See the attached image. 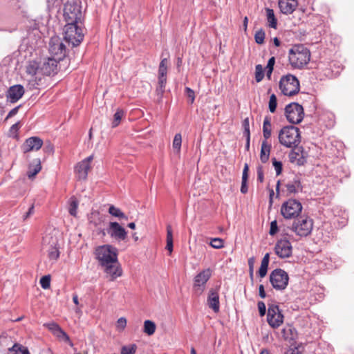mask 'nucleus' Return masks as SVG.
<instances>
[{
    "mask_svg": "<svg viewBox=\"0 0 354 354\" xmlns=\"http://www.w3.org/2000/svg\"><path fill=\"white\" fill-rule=\"evenodd\" d=\"M310 53L303 45H295L289 50V62L294 68H302L310 61Z\"/></svg>",
    "mask_w": 354,
    "mask_h": 354,
    "instance_id": "nucleus-1",
    "label": "nucleus"
},
{
    "mask_svg": "<svg viewBox=\"0 0 354 354\" xmlns=\"http://www.w3.org/2000/svg\"><path fill=\"white\" fill-rule=\"evenodd\" d=\"M300 140L299 129L294 126L284 127L279 133L280 144L288 148L297 147L300 143Z\"/></svg>",
    "mask_w": 354,
    "mask_h": 354,
    "instance_id": "nucleus-2",
    "label": "nucleus"
},
{
    "mask_svg": "<svg viewBox=\"0 0 354 354\" xmlns=\"http://www.w3.org/2000/svg\"><path fill=\"white\" fill-rule=\"evenodd\" d=\"M94 254L100 266H106L118 260V250L111 245L106 244L97 247Z\"/></svg>",
    "mask_w": 354,
    "mask_h": 354,
    "instance_id": "nucleus-3",
    "label": "nucleus"
},
{
    "mask_svg": "<svg viewBox=\"0 0 354 354\" xmlns=\"http://www.w3.org/2000/svg\"><path fill=\"white\" fill-rule=\"evenodd\" d=\"M82 24H66L64 28V39L73 46H79L84 38Z\"/></svg>",
    "mask_w": 354,
    "mask_h": 354,
    "instance_id": "nucleus-4",
    "label": "nucleus"
},
{
    "mask_svg": "<svg viewBox=\"0 0 354 354\" xmlns=\"http://www.w3.org/2000/svg\"><path fill=\"white\" fill-rule=\"evenodd\" d=\"M299 82L290 74L283 76L279 81V89L284 95L292 96L299 93Z\"/></svg>",
    "mask_w": 354,
    "mask_h": 354,
    "instance_id": "nucleus-5",
    "label": "nucleus"
},
{
    "mask_svg": "<svg viewBox=\"0 0 354 354\" xmlns=\"http://www.w3.org/2000/svg\"><path fill=\"white\" fill-rule=\"evenodd\" d=\"M288 273L282 269H275L270 274V281L277 290H284L288 284Z\"/></svg>",
    "mask_w": 354,
    "mask_h": 354,
    "instance_id": "nucleus-6",
    "label": "nucleus"
},
{
    "mask_svg": "<svg viewBox=\"0 0 354 354\" xmlns=\"http://www.w3.org/2000/svg\"><path fill=\"white\" fill-rule=\"evenodd\" d=\"M285 114L290 123L299 124L304 116V108L298 103L292 102L286 106Z\"/></svg>",
    "mask_w": 354,
    "mask_h": 354,
    "instance_id": "nucleus-7",
    "label": "nucleus"
},
{
    "mask_svg": "<svg viewBox=\"0 0 354 354\" xmlns=\"http://www.w3.org/2000/svg\"><path fill=\"white\" fill-rule=\"evenodd\" d=\"M302 210V205L299 201L289 199L283 203L281 207V213L285 218L290 219L299 216Z\"/></svg>",
    "mask_w": 354,
    "mask_h": 354,
    "instance_id": "nucleus-8",
    "label": "nucleus"
},
{
    "mask_svg": "<svg viewBox=\"0 0 354 354\" xmlns=\"http://www.w3.org/2000/svg\"><path fill=\"white\" fill-rule=\"evenodd\" d=\"M64 11L66 24H82V12L78 6L71 3L66 4Z\"/></svg>",
    "mask_w": 354,
    "mask_h": 354,
    "instance_id": "nucleus-9",
    "label": "nucleus"
},
{
    "mask_svg": "<svg viewBox=\"0 0 354 354\" xmlns=\"http://www.w3.org/2000/svg\"><path fill=\"white\" fill-rule=\"evenodd\" d=\"M212 273V270L207 268L200 272L194 277L193 289L195 293L201 295L203 292L206 283L210 279Z\"/></svg>",
    "mask_w": 354,
    "mask_h": 354,
    "instance_id": "nucleus-10",
    "label": "nucleus"
},
{
    "mask_svg": "<svg viewBox=\"0 0 354 354\" xmlns=\"http://www.w3.org/2000/svg\"><path fill=\"white\" fill-rule=\"evenodd\" d=\"M267 321L269 325L277 328L280 326L283 322V315L279 310V306L275 304H270L268 309Z\"/></svg>",
    "mask_w": 354,
    "mask_h": 354,
    "instance_id": "nucleus-11",
    "label": "nucleus"
},
{
    "mask_svg": "<svg viewBox=\"0 0 354 354\" xmlns=\"http://www.w3.org/2000/svg\"><path fill=\"white\" fill-rule=\"evenodd\" d=\"M312 230L313 221L308 218L298 219L292 225V230L300 236H308Z\"/></svg>",
    "mask_w": 354,
    "mask_h": 354,
    "instance_id": "nucleus-12",
    "label": "nucleus"
},
{
    "mask_svg": "<svg viewBox=\"0 0 354 354\" xmlns=\"http://www.w3.org/2000/svg\"><path fill=\"white\" fill-rule=\"evenodd\" d=\"M106 232L111 238L118 242L124 241L127 237V232L126 230L115 221L109 223Z\"/></svg>",
    "mask_w": 354,
    "mask_h": 354,
    "instance_id": "nucleus-13",
    "label": "nucleus"
},
{
    "mask_svg": "<svg viewBox=\"0 0 354 354\" xmlns=\"http://www.w3.org/2000/svg\"><path fill=\"white\" fill-rule=\"evenodd\" d=\"M274 250L278 257L286 259L292 256V246L287 239H281L277 241Z\"/></svg>",
    "mask_w": 354,
    "mask_h": 354,
    "instance_id": "nucleus-14",
    "label": "nucleus"
},
{
    "mask_svg": "<svg viewBox=\"0 0 354 354\" xmlns=\"http://www.w3.org/2000/svg\"><path fill=\"white\" fill-rule=\"evenodd\" d=\"M49 51L58 60H61L66 53V46L58 37H52L49 43Z\"/></svg>",
    "mask_w": 354,
    "mask_h": 354,
    "instance_id": "nucleus-15",
    "label": "nucleus"
},
{
    "mask_svg": "<svg viewBox=\"0 0 354 354\" xmlns=\"http://www.w3.org/2000/svg\"><path fill=\"white\" fill-rule=\"evenodd\" d=\"M57 241L51 234H47L43 237L42 244L44 246H49L48 256L50 260L55 261L59 258V252L57 248Z\"/></svg>",
    "mask_w": 354,
    "mask_h": 354,
    "instance_id": "nucleus-16",
    "label": "nucleus"
},
{
    "mask_svg": "<svg viewBox=\"0 0 354 354\" xmlns=\"http://www.w3.org/2000/svg\"><path fill=\"white\" fill-rule=\"evenodd\" d=\"M168 60L164 58L161 60L158 68V84L159 87L156 89L158 95L163 93L165 91V84L167 82V73Z\"/></svg>",
    "mask_w": 354,
    "mask_h": 354,
    "instance_id": "nucleus-17",
    "label": "nucleus"
},
{
    "mask_svg": "<svg viewBox=\"0 0 354 354\" xmlns=\"http://www.w3.org/2000/svg\"><path fill=\"white\" fill-rule=\"evenodd\" d=\"M58 59L53 57L44 58L40 64V73L51 75L57 73Z\"/></svg>",
    "mask_w": 354,
    "mask_h": 354,
    "instance_id": "nucleus-18",
    "label": "nucleus"
},
{
    "mask_svg": "<svg viewBox=\"0 0 354 354\" xmlns=\"http://www.w3.org/2000/svg\"><path fill=\"white\" fill-rule=\"evenodd\" d=\"M302 191V186L301 180L299 177H294L292 180L288 181L284 188L282 189L281 192L286 196H289L292 194H295Z\"/></svg>",
    "mask_w": 354,
    "mask_h": 354,
    "instance_id": "nucleus-19",
    "label": "nucleus"
},
{
    "mask_svg": "<svg viewBox=\"0 0 354 354\" xmlns=\"http://www.w3.org/2000/svg\"><path fill=\"white\" fill-rule=\"evenodd\" d=\"M25 93L24 88L21 84L10 86L6 92L7 100L11 103L17 102Z\"/></svg>",
    "mask_w": 354,
    "mask_h": 354,
    "instance_id": "nucleus-20",
    "label": "nucleus"
},
{
    "mask_svg": "<svg viewBox=\"0 0 354 354\" xmlns=\"http://www.w3.org/2000/svg\"><path fill=\"white\" fill-rule=\"evenodd\" d=\"M101 266L103 268L104 272L110 277V281H114L122 274V268L118 261L114 263H111L106 266Z\"/></svg>",
    "mask_w": 354,
    "mask_h": 354,
    "instance_id": "nucleus-21",
    "label": "nucleus"
},
{
    "mask_svg": "<svg viewBox=\"0 0 354 354\" xmlns=\"http://www.w3.org/2000/svg\"><path fill=\"white\" fill-rule=\"evenodd\" d=\"M43 145V141L38 137H31L28 138L22 146L24 153L31 151L39 150Z\"/></svg>",
    "mask_w": 354,
    "mask_h": 354,
    "instance_id": "nucleus-22",
    "label": "nucleus"
},
{
    "mask_svg": "<svg viewBox=\"0 0 354 354\" xmlns=\"http://www.w3.org/2000/svg\"><path fill=\"white\" fill-rule=\"evenodd\" d=\"M279 8L284 15L292 14L298 6L297 0H279Z\"/></svg>",
    "mask_w": 354,
    "mask_h": 354,
    "instance_id": "nucleus-23",
    "label": "nucleus"
},
{
    "mask_svg": "<svg viewBox=\"0 0 354 354\" xmlns=\"http://www.w3.org/2000/svg\"><path fill=\"white\" fill-rule=\"evenodd\" d=\"M208 306L214 310V313H218L220 309L219 295L217 291L211 289L209 292L207 298Z\"/></svg>",
    "mask_w": 354,
    "mask_h": 354,
    "instance_id": "nucleus-24",
    "label": "nucleus"
},
{
    "mask_svg": "<svg viewBox=\"0 0 354 354\" xmlns=\"http://www.w3.org/2000/svg\"><path fill=\"white\" fill-rule=\"evenodd\" d=\"M90 168L91 166L87 165L86 161L79 162L75 167V171L78 179L85 180L87 177L88 171Z\"/></svg>",
    "mask_w": 354,
    "mask_h": 354,
    "instance_id": "nucleus-25",
    "label": "nucleus"
},
{
    "mask_svg": "<svg viewBox=\"0 0 354 354\" xmlns=\"http://www.w3.org/2000/svg\"><path fill=\"white\" fill-rule=\"evenodd\" d=\"M270 150L271 144L268 143L267 140H263L260 153V160L263 163H266L269 160Z\"/></svg>",
    "mask_w": 354,
    "mask_h": 354,
    "instance_id": "nucleus-26",
    "label": "nucleus"
},
{
    "mask_svg": "<svg viewBox=\"0 0 354 354\" xmlns=\"http://www.w3.org/2000/svg\"><path fill=\"white\" fill-rule=\"evenodd\" d=\"M33 165L30 164L28 167L27 176L29 178L35 177L41 170V166L39 159L35 160Z\"/></svg>",
    "mask_w": 354,
    "mask_h": 354,
    "instance_id": "nucleus-27",
    "label": "nucleus"
},
{
    "mask_svg": "<svg viewBox=\"0 0 354 354\" xmlns=\"http://www.w3.org/2000/svg\"><path fill=\"white\" fill-rule=\"evenodd\" d=\"M266 19L268 21V25L270 28L277 29V19L275 17L274 10L271 8H266Z\"/></svg>",
    "mask_w": 354,
    "mask_h": 354,
    "instance_id": "nucleus-28",
    "label": "nucleus"
},
{
    "mask_svg": "<svg viewBox=\"0 0 354 354\" xmlns=\"http://www.w3.org/2000/svg\"><path fill=\"white\" fill-rule=\"evenodd\" d=\"M248 171H249V166L247 163L245 164L244 168L243 170V174H242V182H241V192L243 194H245L248 192Z\"/></svg>",
    "mask_w": 354,
    "mask_h": 354,
    "instance_id": "nucleus-29",
    "label": "nucleus"
},
{
    "mask_svg": "<svg viewBox=\"0 0 354 354\" xmlns=\"http://www.w3.org/2000/svg\"><path fill=\"white\" fill-rule=\"evenodd\" d=\"M272 128L270 119L268 117L264 118L263 124V134L264 140H267L271 136Z\"/></svg>",
    "mask_w": 354,
    "mask_h": 354,
    "instance_id": "nucleus-30",
    "label": "nucleus"
},
{
    "mask_svg": "<svg viewBox=\"0 0 354 354\" xmlns=\"http://www.w3.org/2000/svg\"><path fill=\"white\" fill-rule=\"evenodd\" d=\"M26 72L31 75L40 73V64L35 61L29 62L26 66Z\"/></svg>",
    "mask_w": 354,
    "mask_h": 354,
    "instance_id": "nucleus-31",
    "label": "nucleus"
},
{
    "mask_svg": "<svg viewBox=\"0 0 354 354\" xmlns=\"http://www.w3.org/2000/svg\"><path fill=\"white\" fill-rule=\"evenodd\" d=\"M68 212L71 216H76L77 213V207L79 201L75 196L70 198L68 201Z\"/></svg>",
    "mask_w": 354,
    "mask_h": 354,
    "instance_id": "nucleus-32",
    "label": "nucleus"
},
{
    "mask_svg": "<svg viewBox=\"0 0 354 354\" xmlns=\"http://www.w3.org/2000/svg\"><path fill=\"white\" fill-rule=\"evenodd\" d=\"M109 213L116 218H118L120 219H124L127 220V216L121 211L120 209L115 207L113 205H111L109 208Z\"/></svg>",
    "mask_w": 354,
    "mask_h": 354,
    "instance_id": "nucleus-33",
    "label": "nucleus"
},
{
    "mask_svg": "<svg viewBox=\"0 0 354 354\" xmlns=\"http://www.w3.org/2000/svg\"><path fill=\"white\" fill-rule=\"evenodd\" d=\"M166 249L171 254L173 251V234L172 229L170 225L167 227V245Z\"/></svg>",
    "mask_w": 354,
    "mask_h": 354,
    "instance_id": "nucleus-34",
    "label": "nucleus"
},
{
    "mask_svg": "<svg viewBox=\"0 0 354 354\" xmlns=\"http://www.w3.org/2000/svg\"><path fill=\"white\" fill-rule=\"evenodd\" d=\"M283 337L286 340H294L296 337V331L295 328L290 327L283 328L281 331Z\"/></svg>",
    "mask_w": 354,
    "mask_h": 354,
    "instance_id": "nucleus-35",
    "label": "nucleus"
},
{
    "mask_svg": "<svg viewBox=\"0 0 354 354\" xmlns=\"http://www.w3.org/2000/svg\"><path fill=\"white\" fill-rule=\"evenodd\" d=\"M156 324L153 322L146 320L144 322V332L148 335H151L155 333Z\"/></svg>",
    "mask_w": 354,
    "mask_h": 354,
    "instance_id": "nucleus-36",
    "label": "nucleus"
},
{
    "mask_svg": "<svg viewBox=\"0 0 354 354\" xmlns=\"http://www.w3.org/2000/svg\"><path fill=\"white\" fill-rule=\"evenodd\" d=\"M124 115V112L122 109H118L113 115V120L112 122V127H116L119 125L122 118Z\"/></svg>",
    "mask_w": 354,
    "mask_h": 354,
    "instance_id": "nucleus-37",
    "label": "nucleus"
},
{
    "mask_svg": "<svg viewBox=\"0 0 354 354\" xmlns=\"http://www.w3.org/2000/svg\"><path fill=\"white\" fill-rule=\"evenodd\" d=\"M54 335L56 336L59 339L68 343L70 346H73V344L70 340L69 336L62 328H60L57 333H55Z\"/></svg>",
    "mask_w": 354,
    "mask_h": 354,
    "instance_id": "nucleus-38",
    "label": "nucleus"
},
{
    "mask_svg": "<svg viewBox=\"0 0 354 354\" xmlns=\"http://www.w3.org/2000/svg\"><path fill=\"white\" fill-rule=\"evenodd\" d=\"M182 143V136L180 133H176L173 140V148L176 150L177 153H180Z\"/></svg>",
    "mask_w": 354,
    "mask_h": 354,
    "instance_id": "nucleus-39",
    "label": "nucleus"
},
{
    "mask_svg": "<svg viewBox=\"0 0 354 354\" xmlns=\"http://www.w3.org/2000/svg\"><path fill=\"white\" fill-rule=\"evenodd\" d=\"M264 77L263 68L261 64L255 66V80L257 82H260Z\"/></svg>",
    "mask_w": 354,
    "mask_h": 354,
    "instance_id": "nucleus-40",
    "label": "nucleus"
},
{
    "mask_svg": "<svg viewBox=\"0 0 354 354\" xmlns=\"http://www.w3.org/2000/svg\"><path fill=\"white\" fill-rule=\"evenodd\" d=\"M266 34L263 29L257 30L254 35V39L256 43L258 44H262L264 43Z\"/></svg>",
    "mask_w": 354,
    "mask_h": 354,
    "instance_id": "nucleus-41",
    "label": "nucleus"
},
{
    "mask_svg": "<svg viewBox=\"0 0 354 354\" xmlns=\"http://www.w3.org/2000/svg\"><path fill=\"white\" fill-rule=\"evenodd\" d=\"M46 328H47L51 333L55 335V333H57V331L61 328V327L56 324L55 322H49L44 324V325Z\"/></svg>",
    "mask_w": 354,
    "mask_h": 354,
    "instance_id": "nucleus-42",
    "label": "nucleus"
},
{
    "mask_svg": "<svg viewBox=\"0 0 354 354\" xmlns=\"http://www.w3.org/2000/svg\"><path fill=\"white\" fill-rule=\"evenodd\" d=\"M277 105V97L274 94H272L269 100V110L271 113H274L276 111Z\"/></svg>",
    "mask_w": 354,
    "mask_h": 354,
    "instance_id": "nucleus-43",
    "label": "nucleus"
},
{
    "mask_svg": "<svg viewBox=\"0 0 354 354\" xmlns=\"http://www.w3.org/2000/svg\"><path fill=\"white\" fill-rule=\"evenodd\" d=\"M210 245L216 249H220L223 247V240L220 238H214L211 240Z\"/></svg>",
    "mask_w": 354,
    "mask_h": 354,
    "instance_id": "nucleus-44",
    "label": "nucleus"
},
{
    "mask_svg": "<svg viewBox=\"0 0 354 354\" xmlns=\"http://www.w3.org/2000/svg\"><path fill=\"white\" fill-rule=\"evenodd\" d=\"M40 285L42 288L48 289L50 286V277L49 275L44 276L40 279Z\"/></svg>",
    "mask_w": 354,
    "mask_h": 354,
    "instance_id": "nucleus-45",
    "label": "nucleus"
},
{
    "mask_svg": "<svg viewBox=\"0 0 354 354\" xmlns=\"http://www.w3.org/2000/svg\"><path fill=\"white\" fill-rule=\"evenodd\" d=\"M127 326V319L124 317H120L118 319L116 328L118 330H122Z\"/></svg>",
    "mask_w": 354,
    "mask_h": 354,
    "instance_id": "nucleus-46",
    "label": "nucleus"
},
{
    "mask_svg": "<svg viewBox=\"0 0 354 354\" xmlns=\"http://www.w3.org/2000/svg\"><path fill=\"white\" fill-rule=\"evenodd\" d=\"M272 165L276 171V174L277 176L281 174L282 171V163L280 161H277L275 158H273Z\"/></svg>",
    "mask_w": 354,
    "mask_h": 354,
    "instance_id": "nucleus-47",
    "label": "nucleus"
},
{
    "mask_svg": "<svg viewBox=\"0 0 354 354\" xmlns=\"http://www.w3.org/2000/svg\"><path fill=\"white\" fill-rule=\"evenodd\" d=\"M268 264L261 262V266L259 270V275L260 277L263 278L266 275L267 272H268Z\"/></svg>",
    "mask_w": 354,
    "mask_h": 354,
    "instance_id": "nucleus-48",
    "label": "nucleus"
},
{
    "mask_svg": "<svg viewBox=\"0 0 354 354\" xmlns=\"http://www.w3.org/2000/svg\"><path fill=\"white\" fill-rule=\"evenodd\" d=\"M243 129H244L243 135L244 136H249V135H250V122H249V118H246L244 119V120L243 122Z\"/></svg>",
    "mask_w": 354,
    "mask_h": 354,
    "instance_id": "nucleus-49",
    "label": "nucleus"
},
{
    "mask_svg": "<svg viewBox=\"0 0 354 354\" xmlns=\"http://www.w3.org/2000/svg\"><path fill=\"white\" fill-rule=\"evenodd\" d=\"M20 127L21 124L19 122H17L15 124H12L9 131L10 135L12 136H15Z\"/></svg>",
    "mask_w": 354,
    "mask_h": 354,
    "instance_id": "nucleus-50",
    "label": "nucleus"
},
{
    "mask_svg": "<svg viewBox=\"0 0 354 354\" xmlns=\"http://www.w3.org/2000/svg\"><path fill=\"white\" fill-rule=\"evenodd\" d=\"M186 94L189 100L190 104H192L195 99V94L192 89L189 87L185 88Z\"/></svg>",
    "mask_w": 354,
    "mask_h": 354,
    "instance_id": "nucleus-51",
    "label": "nucleus"
},
{
    "mask_svg": "<svg viewBox=\"0 0 354 354\" xmlns=\"http://www.w3.org/2000/svg\"><path fill=\"white\" fill-rule=\"evenodd\" d=\"M278 232V226L277 221H273L270 223V228L269 234L271 236L274 235Z\"/></svg>",
    "mask_w": 354,
    "mask_h": 354,
    "instance_id": "nucleus-52",
    "label": "nucleus"
},
{
    "mask_svg": "<svg viewBox=\"0 0 354 354\" xmlns=\"http://www.w3.org/2000/svg\"><path fill=\"white\" fill-rule=\"evenodd\" d=\"M258 308L259 311V315L261 316H263L266 314V307L265 304L263 301H259L258 302Z\"/></svg>",
    "mask_w": 354,
    "mask_h": 354,
    "instance_id": "nucleus-53",
    "label": "nucleus"
},
{
    "mask_svg": "<svg viewBox=\"0 0 354 354\" xmlns=\"http://www.w3.org/2000/svg\"><path fill=\"white\" fill-rule=\"evenodd\" d=\"M264 179V174L261 167L257 168V180L262 183Z\"/></svg>",
    "mask_w": 354,
    "mask_h": 354,
    "instance_id": "nucleus-54",
    "label": "nucleus"
},
{
    "mask_svg": "<svg viewBox=\"0 0 354 354\" xmlns=\"http://www.w3.org/2000/svg\"><path fill=\"white\" fill-rule=\"evenodd\" d=\"M20 106H16L15 108L12 109L8 114L6 120H8L9 118H11L14 115H15L18 111H19V109Z\"/></svg>",
    "mask_w": 354,
    "mask_h": 354,
    "instance_id": "nucleus-55",
    "label": "nucleus"
},
{
    "mask_svg": "<svg viewBox=\"0 0 354 354\" xmlns=\"http://www.w3.org/2000/svg\"><path fill=\"white\" fill-rule=\"evenodd\" d=\"M274 63H275V58L274 57H270L268 62L266 68L273 70Z\"/></svg>",
    "mask_w": 354,
    "mask_h": 354,
    "instance_id": "nucleus-56",
    "label": "nucleus"
},
{
    "mask_svg": "<svg viewBox=\"0 0 354 354\" xmlns=\"http://www.w3.org/2000/svg\"><path fill=\"white\" fill-rule=\"evenodd\" d=\"M298 156H299V153H296V152H292L290 153V160L291 162H296L297 158H298Z\"/></svg>",
    "mask_w": 354,
    "mask_h": 354,
    "instance_id": "nucleus-57",
    "label": "nucleus"
},
{
    "mask_svg": "<svg viewBox=\"0 0 354 354\" xmlns=\"http://www.w3.org/2000/svg\"><path fill=\"white\" fill-rule=\"evenodd\" d=\"M248 265L250 267V277H252V276H253V265H254V259L253 258L249 259Z\"/></svg>",
    "mask_w": 354,
    "mask_h": 354,
    "instance_id": "nucleus-58",
    "label": "nucleus"
},
{
    "mask_svg": "<svg viewBox=\"0 0 354 354\" xmlns=\"http://www.w3.org/2000/svg\"><path fill=\"white\" fill-rule=\"evenodd\" d=\"M259 296L261 297V298H265L266 297V292H265V290H264V286L263 285H260L259 287Z\"/></svg>",
    "mask_w": 354,
    "mask_h": 354,
    "instance_id": "nucleus-59",
    "label": "nucleus"
},
{
    "mask_svg": "<svg viewBox=\"0 0 354 354\" xmlns=\"http://www.w3.org/2000/svg\"><path fill=\"white\" fill-rule=\"evenodd\" d=\"M305 162H306L305 158L303 157L302 155L299 154V156H298V158L295 163H297L298 165H302L305 163Z\"/></svg>",
    "mask_w": 354,
    "mask_h": 354,
    "instance_id": "nucleus-60",
    "label": "nucleus"
},
{
    "mask_svg": "<svg viewBox=\"0 0 354 354\" xmlns=\"http://www.w3.org/2000/svg\"><path fill=\"white\" fill-rule=\"evenodd\" d=\"M33 211H34V206L32 205L29 208L28 212L24 216V219L28 218L30 216V215H31L33 213Z\"/></svg>",
    "mask_w": 354,
    "mask_h": 354,
    "instance_id": "nucleus-61",
    "label": "nucleus"
},
{
    "mask_svg": "<svg viewBox=\"0 0 354 354\" xmlns=\"http://www.w3.org/2000/svg\"><path fill=\"white\" fill-rule=\"evenodd\" d=\"M269 261H270V254H269V253H266L264 255L261 262L264 263H266V264H269Z\"/></svg>",
    "mask_w": 354,
    "mask_h": 354,
    "instance_id": "nucleus-62",
    "label": "nucleus"
},
{
    "mask_svg": "<svg viewBox=\"0 0 354 354\" xmlns=\"http://www.w3.org/2000/svg\"><path fill=\"white\" fill-rule=\"evenodd\" d=\"M274 195V193L273 189H270V194H269V202H270V205L272 204Z\"/></svg>",
    "mask_w": 354,
    "mask_h": 354,
    "instance_id": "nucleus-63",
    "label": "nucleus"
},
{
    "mask_svg": "<svg viewBox=\"0 0 354 354\" xmlns=\"http://www.w3.org/2000/svg\"><path fill=\"white\" fill-rule=\"evenodd\" d=\"M246 138V144H245V148L247 150H249L250 148V135L249 136H245Z\"/></svg>",
    "mask_w": 354,
    "mask_h": 354,
    "instance_id": "nucleus-64",
    "label": "nucleus"
}]
</instances>
